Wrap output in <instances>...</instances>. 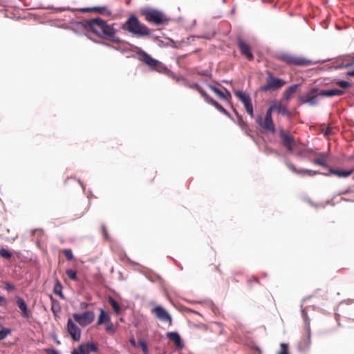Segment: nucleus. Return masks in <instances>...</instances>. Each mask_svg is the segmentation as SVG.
I'll list each match as a JSON object with an SVG mask.
<instances>
[{
	"label": "nucleus",
	"mask_w": 354,
	"mask_h": 354,
	"mask_svg": "<svg viewBox=\"0 0 354 354\" xmlns=\"http://www.w3.org/2000/svg\"><path fill=\"white\" fill-rule=\"evenodd\" d=\"M62 252L64 254L68 261H72L74 257L71 249H64L62 250Z\"/></svg>",
	"instance_id": "c9c22d12"
},
{
	"label": "nucleus",
	"mask_w": 354,
	"mask_h": 354,
	"mask_svg": "<svg viewBox=\"0 0 354 354\" xmlns=\"http://www.w3.org/2000/svg\"><path fill=\"white\" fill-rule=\"evenodd\" d=\"M66 274L69 279L71 280L75 281L77 280V272L76 271L69 269L66 271Z\"/></svg>",
	"instance_id": "f704fd0d"
},
{
	"label": "nucleus",
	"mask_w": 354,
	"mask_h": 354,
	"mask_svg": "<svg viewBox=\"0 0 354 354\" xmlns=\"http://www.w3.org/2000/svg\"><path fill=\"white\" fill-rule=\"evenodd\" d=\"M44 351L47 354H59L58 351L53 348H46L44 349Z\"/></svg>",
	"instance_id": "a18cd8bd"
},
{
	"label": "nucleus",
	"mask_w": 354,
	"mask_h": 354,
	"mask_svg": "<svg viewBox=\"0 0 354 354\" xmlns=\"http://www.w3.org/2000/svg\"><path fill=\"white\" fill-rule=\"evenodd\" d=\"M276 59L289 66H308L313 64V62L309 59L287 53L277 55Z\"/></svg>",
	"instance_id": "20e7f679"
},
{
	"label": "nucleus",
	"mask_w": 354,
	"mask_h": 354,
	"mask_svg": "<svg viewBox=\"0 0 354 354\" xmlns=\"http://www.w3.org/2000/svg\"><path fill=\"white\" fill-rule=\"evenodd\" d=\"M53 292L59 295L62 299H64V296L62 293V286L59 279H56L55 284L53 288Z\"/></svg>",
	"instance_id": "7c9ffc66"
},
{
	"label": "nucleus",
	"mask_w": 354,
	"mask_h": 354,
	"mask_svg": "<svg viewBox=\"0 0 354 354\" xmlns=\"http://www.w3.org/2000/svg\"><path fill=\"white\" fill-rule=\"evenodd\" d=\"M12 332L10 328H3L0 330V341L4 339Z\"/></svg>",
	"instance_id": "72a5a7b5"
},
{
	"label": "nucleus",
	"mask_w": 354,
	"mask_h": 354,
	"mask_svg": "<svg viewBox=\"0 0 354 354\" xmlns=\"http://www.w3.org/2000/svg\"><path fill=\"white\" fill-rule=\"evenodd\" d=\"M279 137L286 149L290 152H292L295 147L297 145L295 138L288 131H286L283 129L279 130Z\"/></svg>",
	"instance_id": "1a4fd4ad"
},
{
	"label": "nucleus",
	"mask_w": 354,
	"mask_h": 354,
	"mask_svg": "<svg viewBox=\"0 0 354 354\" xmlns=\"http://www.w3.org/2000/svg\"><path fill=\"white\" fill-rule=\"evenodd\" d=\"M99 347L94 342H87L80 344L77 348H75L71 354H89L91 352H98Z\"/></svg>",
	"instance_id": "9b49d317"
},
{
	"label": "nucleus",
	"mask_w": 354,
	"mask_h": 354,
	"mask_svg": "<svg viewBox=\"0 0 354 354\" xmlns=\"http://www.w3.org/2000/svg\"><path fill=\"white\" fill-rule=\"evenodd\" d=\"M348 75H351V76L354 77V70L353 71L349 72Z\"/></svg>",
	"instance_id": "603ef678"
},
{
	"label": "nucleus",
	"mask_w": 354,
	"mask_h": 354,
	"mask_svg": "<svg viewBox=\"0 0 354 354\" xmlns=\"http://www.w3.org/2000/svg\"><path fill=\"white\" fill-rule=\"evenodd\" d=\"M319 90L318 88H311L308 92L300 97L301 103H309L311 105L316 104V98L318 95H319Z\"/></svg>",
	"instance_id": "2eb2a0df"
},
{
	"label": "nucleus",
	"mask_w": 354,
	"mask_h": 354,
	"mask_svg": "<svg viewBox=\"0 0 354 354\" xmlns=\"http://www.w3.org/2000/svg\"><path fill=\"white\" fill-rule=\"evenodd\" d=\"M297 87V84H294L288 87L283 93V98L286 100H289L291 96L296 92Z\"/></svg>",
	"instance_id": "c85d7f7f"
},
{
	"label": "nucleus",
	"mask_w": 354,
	"mask_h": 354,
	"mask_svg": "<svg viewBox=\"0 0 354 354\" xmlns=\"http://www.w3.org/2000/svg\"><path fill=\"white\" fill-rule=\"evenodd\" d=\"M216 270H217L218 271H220V270H219V268H218V266H216Z\"/></svg>",
	"instance_id": "6e6d98bb"
},
{
	"label": "nucleus",
	"mask_w": 354,
	"mask_h": 354,
	"mask_svg": "<svg viewBox=\"0 0 354 354\" xmlns=\"http://www.w3.org/2000/svg\"><path fill=\"white\" fill-rule=\"evenodd\" d=\"M272 108H274V111L278 113L282 114L283 115L289 116L290 113L289 110L283 106L280 102L273 101L272 102Z\"/></svg>",
	"instance_id": "5701e85b"
},
{
	"label": "nucleus",
	"mask_w": 354,
	"mask_h": 354,
	"mask_svg": "<svg viewBox=\"0 0 354 354\" xmlns=\"http://www.w3.org/2000/svg\"><path fill=\"white\" fill-rule=\"evenodd\" d=\"M139 344L142 348V350L145 354H147L149 352L147 344L142 339L139 340Z\"/></svg>",
	"instance_id": "ea45409f"
},
{
	"label": "nucleus",
	"mask_w": 354,
	"mask_h": 354,
	"mask_svg": "<svg viewBox=\"0 0 354 354\" xmlns=\"http://www.w3.org/2000/svg\"><path fill=\"white\" fill-rule=\"evenodd\" d=\"M246 112L251 116V118L254 117V111H253V106L252 104V101L250 100L249 102L243 105Z\"/></svg>",
	"instance_id": "473e14b6"
},
{
	"label": "nucleus",
	"mask_w": 354,
	"mask_h": 354,
	"mask_svg": "<svg viewBox=\"0 0 354 354\" xmlns=\"http://www.w3.org/2000/svg\"><path fill=\"white\" fill-rule=\"evenodd\" d=\"M329 172L330 174L335 175L339 178H346L350 176L351 174L354 173V169H351L350 170L343 171L335 169L333 168L329 169Z\"/></svg>",
	"instance_id": "b1692460"
},
{
	"label": "nucleus",
	"mask_w": 354,
	"mask_h": 354,
	"mask_svg": "<svg viewBox=\"0 0 354 354\" xmlns=\"http://www.w3.org/2000/svg\"><path fill=\"white\" fill-rule=\"evenodd\" d=\"M166 336L170 341L173 342L177 347L182 348L184 346L180 336L177 332H168Z\"/></svg>",
	"instance_id": "412c9836"
},
{
	"label": "nucleus",
	"mask_w": 354,
	"mask_h": 354,
	"mask_svg": "<svg viewBox=\"0 0 354 354\" xmlns=\"http://www.w3.org/2000/svg\"><path fill=\"white\" fill-rule=\"evenodd\" d=\"M16 304L19 308L21 315L25 318H28L30 315L25 301L20 297H16Z\"/></svg>",
	"instance_id": "aec40b11"
},
{
	"label": "nucleus",
	"mask_w": 354,
	"mask_h": 354,
	"mask_svg": "<svg viewBox=\"0 0 354 354\" xmlns=\"http://www.w3.org/2000/svg\"><path fill=\"white\" fill-rule=\"evenodd\" d=\"M50 300L51 302V310L54 315L56 316L61 310L60 304L52 295H50Z\"/></svg>",
	"instance_id": "bb28decb"
},
{
	"label": "nucleus",
	"mask_w": 354,
	"mask_h": 354,
	"mask_svg": "<svg viewBox=\"0 0 354 354\" xmlns=\"http://www.w3.org/2000/svg\"><path fill=\"white\" fill-rule=\"evenodd\" d=\"M281 351L278 354H289L288 352V345L286 343L281 344Z\"/></svg>",
	"instance_id": "4c0bfd02"
},
{
	"label": "nucleus",
	"mask_w": 354,
	"mask_h": 354,
	"mask_svg": "<svg viewBox=\"0 0 354 354\" xmlns=\"http://www.w3.org/2000/svg\"><path fill=\"white\" fill-rule=\"evenodd\" d=\"M328 156L324 153H319V157L313 160V163L322 167H327Z\"/></svg>",
	"instance_id": "a878e982"
},
{
	"label": "nucleus",
	"mask_w": 354,
	"mask_h": 354,
	"mask_svg": "<svg viewBox=\"0 0 354 354\" xmlns=\"http://www.w3.org/2000/svg\"><path fill=\"white\" fill-rule=\"evenodd\" d=\"M286 165L287 166V167L289 169H290L295 174L302 175V176H304V175L314 176L317 174H319L318 171H313V170H310V169H297L296 168V167L291 162H290L288 160L286 161Z\"/></svg>",
	"instance_id": "a211bd4d"
},
{
	"label": "nucleus",
	"mask_w": 354,
	"mask_h": 354,
	"mask_svg": "<svg viewBox=\"0 0 354 354\" xmlns=\"http://www.w3.org/2000/svg\"><path fill=\"white\" fill-rule=\"evenodd\" d=\"M274 111V108H272V102L270 104V106L266 111L265 117L272 118V111Z\"/></svg>",
	"instance_id": "37998d69"
},
{
	"label": "nucleus",
	"mask_w": 354,
	"mask_h": 354,
	"mask_svg": "<svg viewBox=\"0 0 354 354\" xmlns=\"http://www.w3.org/2000/svg\"><path fill=\"white\" fill-rule=\"evenodd\" d=\"M105 330L108 333H110V334H114L115 332V329L113 324H111V323L106 326Z\"/></svg>",
	"instance_id": "79ce46f5"
},
{
	"label": "nucleus",
	"mask_w": 354,
	"mask_h": 354,
	"mask_svg": "<svg viewBox=\"0 0 354 354\" xmlns=\"http://www.w3.org/2000/svg\"><path fill=\"white\" fill-rule=\"evenodd\" d=\"M203 328H204L205 330H207V326H203Z\"/></svg>",
	"instance_id": "5fc2aeb1"
},
{
	"label": "nucleus",
	"mask_w": 354,
	"mask_h": 354,
	"mask_svg": "<svg viewBox=\"0 0 354 354\" xmlns=\"http://www.w3.org/2000/svg\"><path fill=\"white\" fill-rule=\"evenodd\" d=\"M256 122L262 129L271 133L275 132V125L272 118L267 117L263 118V117L260 115L257 118Z\"/></svg>",
	"instance_id": "ddd939ff"
},
{
	"label": "nucleus",
	"mask_w": 354,
	"mask_h": 354,
	"mask_svg": "<svg viewBox=\"0 0 354 354\" xmlns=\"http://www.w3.org/2000/svg\"><path fill=\"white\" fill-rule=\"evenodd\" d=\"M137 55L139 56V59L147 65L151 70L158 72H163L167 70L166 66L162 63L153 59L145 51L139 49L138 51H137Z\"/></svg>",
	"instance_id": "423d86ee"
},
{
	"label": "nucleus",
	"mask_w": 354,
	"mask_h": 354,
	"mask_svg": "<svg viewBox=\"0 0 354 354\" xmlns=\"http://www.w3.org/2000/svg\"><path fill=\"white\" fill-rule=\"evenodd\" d=\"M187 87L192 89H194L197 91L204 98L205 101L214 106L218 111L223 113L227 117H230V113L223 106H221L218 102H217L216 100H214L212 97H211L206 91L197 83H189L186 84Z\"/></svg>",
	"instance_id": "39448f33"
},
{
	"label": "nucleus",
	"mask_w": 354,
	"mask_h": 354,
	"mask_svg": "<svg viewBox=\"0 0 354 354\" xmlns=\"http://www.w3.org/2000/svg\"><path fill=\"white\" fill-rule=\"evenodd\" d=\"M249 283L251 284L253 281L254 282H256V283H258L259 282V279L257 278V277H251V279H250L248 280Z\"/></svg>",
	"instance_id": "3c124183"
},
{
	"label": "nucleus",
	"mask_w": 354,
	"mask_h": 354,
	"mask_svg": "<svg viewBox=\"0 0 354 354\" xmlns=\"http://www.w3.org/2000/svg\"><path fill=\"white\" fill-rule=\"evenodd\" d=\"M239 124L241 127V129H243V130H246V129H248V124H246L245 122H244L243 120V119L241 118H240V119L239 120Z\"/></svg>",
	"instance_id": "c03bdc74"
},
{
	"label": "nucleus",
	"mask_w": 354,
	"mask_h": 354,
	"mask_svg": "<svg viewBox=\"0 0 354 354\" xmlns=\"http://www.w3.org/2000/svg\"><path fill=\"white\" fill-rule=\"evenodd\" d=\"M335 84L342 88H347L351 86V84L346 81H337Z\"/></svg>",
	"instance_id": "58836bf2"
},
{
	"label": "nucleus",
	"mask_w": 354,
	"mask_h": 354,
	"mask_svg": "<svg viewBox=\"0 0 354 354\" xmlns=\"http://www.w3.org/2000/svg\"><path fill=\"white\" fill-rule=\"evenodd\" d=\"M101 231H102V233L104 239L106 240H109V235L106 227V225L104 224L102 225V226H101Z\"/></svg>",
	"instance_id": "a19ab883"
},
{
	"label": "nucleus",
	"mask_w": 354,
	"mask_h": 354,
	"mask_svg": "<svg viewBox=\"0 0 354 354\" xmlns=\"http://www.w3.org/2000/svg\"><path fill=\"white\" fill-rule=\"evenodd\" d=\"M109 302L115 313L119 314L121 310V308L119 304L111 297L109 298Z\"/></svg>",
	"instance_id": "2f4dec72"
},
{
	"label": "nucleus",
	"mask_w": 354,
	"mask_h": 354,
	"mask_svg": "<svg viewBox=\"0 0 354 354\" xmlns=\"http://www.w3.org/2000/svg\"><path fill=\"white\" fill-rule=\"evenodd\" d=\"M6 303L7 302L6 298L0 295V305L5 306Z\"/></svg>",
	"instance_id": "8fccbe9b"
},
{
	"label": "nucleus",
	"mask_w": 354,
	"mask_h": 354,
	"mask_svg": "<svg viewBox=\"0 0 354 354\" xmlns=\"http://www.w3.org/2000/svg\"><path fill=\"white\" fill-rule=\"evenodd\" d=\"M67 330L74 341H79L80 339L81 330L71 319H68L67 322Z\"/></svg>",
	"instance_id": "dca6fc26"
},
{
	"label": "nucleus",
	"mask_w": 354,
	"mask_h": 354,
	"mask_svg": "<svg viewBox=\"0 0 354 354\" xmlns=\"http://www.w3.org/2000/svg\"><path fill=\"white\" fill-rule=\"evenodd\" d=\"M129 342L130 344L133 346V347H136L137 346V344H136V339L134 338L133 336H132L131 338H130L129 339Z\"/></svg>",
	"instance_id": "09e8293b"
},
{
	"label": "nucleus",
	"mask_w": 354,
	"mask_h": 354,
	"mask_svg": "<svg viewBox=\"0 0 354 354\" xmlns=\"http://www.w3.org/2000/svg\"><path fill=\"white\" fill-rule=\"evenodd\" d=\"M235 96L244 104H247L251 100L250 95L240 90L234 91Z\"/></svg>",
	"instance_id": "393cba45"
},
{
	"label": "nucleus",
	"mask_w": 354,
	"mask_h": 354,
	"mask_svg": "<svg viewBox=\"0 0 354 354\" xmlns=\"http://www.w3.org/2000/svg\"><path fill=\"white\" fill-rule=\"evenodd\" d=\"M154 178H155V175H153V176H152L151 179V181H152Z\"/></svg>",
	"instance_id": "864d4df0"
},
{
	"label": "nucleus",
	"mask_w": 354,
	"mask_h": 354,
	"mask_svg": "<svg viewBox=\"0 0 354 354\" xmlns=\"http://www.w3.org/2000/svg\"><path fill=\"white\" fill-rule=\"evenodd\" d=\"M83 24L102 39H108L116 44L120 42V39L116 36L117 30L113 26L107 24L100 17L84 20Z\"/></svg>",
	"instance_id": "f257e3e1"
},
{
	"label": "nucleus",
	"mask_w": 354,
	"mask_h": 354,
	"mask_svg": "<svg viewBox=\"0 0 354 354\" xmlns=\"http://www.w3.org/2000/svg\"><path fill=\"white\" fill-rule=\"evenodd\" d=\"M88 305L89 304L86 302H82L80 304V308L81 310H84V309H86L88 306Z\"/></svg>",
	"instance_id": "de8ad7c7"
},
{
	"label": "nucleus",
	"mask_w": 354,
	"mask_h": 354,
	"mask_svg": "<svg viewBox=\"0 0 354 354\" xmlns=\"http://www.w3.org/2000/svg\"><path fill=\"white\" fill-rule=\"evenodd\" d=\"M6 289L8 290H13L15 289V286L10 283H6Z\"/></svg>",
	"instance_id": "49530a36"
},
{
	"label": "nucleus",
	"mask_w": 354,
	"mask_h": 354,
	"mask_svg": "<svg viewBox=\"0 0 354 354\" xmlns=\"http://www.w3.org/2000/svg\"><path fill=\"white\" fill-rule=\"evenodd\" d=\"M122 28L124 30L138 36H149L151 35V30L145 24L140 22L138 18L135 15L130 16Z\"/></svg>",
	"instance_id": "f03ea898"
},
{
	"label": "nucleus",
	"mask_w": 354,
	"mask_h": 354,
	"mask_svg": "<svg viewBox=\"0 0 354 354\" xmlns=\"http://www.w3.org/2000/svg\"><path fill=\"white\" fill-rule=\"evenodd\" d=\"M208 87L218 97L219 99L226 102L230 101L232 95L227 88H224L225 92H223L222 90L211 84H209Z\"/></svg>",
	"instance_id": "f3484780"
},
{
	"label": "nucleus",
	"mask_w": 354,
	"mask_h": 354,
	"mask_svg": "<svg viewBox=\"0 0 354 354\" xmlns=\"http://www.w3.org/2000/svg\"><path fill=\"white\" fill-rule=\"evenodd\" d=\"M319 94L323 97H333L335 95H342L344 94V91L338 88H333L330 90H320Z\"/></svg>",
	"instance_id": "4be33fe9"
},
{
	"label": "nucleus",
	"mask_w": 354,
	"mask_h": 354,
	"mask_svg": "<svg viewBox=\"0 0 354 354\" xmlns=\"http://www.w3.org/2000/svg\"><path fill=\"white\" fill-rule=\"evenodd\" d=\"M237 46L241 55L246 57V58L250 61L254 60V57L250 50L249 45L240 37L237 38Z\"/></svg>",
	"instance_id": "4468645a"
},
{
	"label": "nucleus",
	"mask_w": 354,
	"mask_h": 354,
	"mask_svg": "<svg viewBox=\"0 0 354 354\" xmlns=\"http://www.w3.org/2000/svg\"><path fill=\"white\" fill-rule=\"evenodd\" d=\"M0 256L6 259H10L12 257V253L5 248H1L0 250Z\"/></svg>",
	"instance_id": "e433bc0d"
},
{
	"label": "nucleus",
	"mask_w": 354,
	"mask_h": 354,
	"mask_svg": "<svg viewBox=\"0 0 354 354\" xmlns=\"http://www.w3.org/2000/svg\"><path fill=\"white\" fill-rule=\"evenodd\" d=\"M110 321V316L103 309H100V314L98 317L97 325H101L106 322Z\"/></svg>",
	"instance_id": "c756f323"
},
{
	"label": "nucleus",
	"mask_w": 354,
	"mask_h": 354,
	"mask_svg": "<svg viewBox=\"0 0 354 354\" xmlns=\"http://www.w3.org/2000/svg\"><path fill=\"white\" fill-rule=\"evenodd\" d=\"M140 14L147 22L156 26L167 24L170 21L163 12L156 9L144 8L140 10Z\"/></svg>",
	"instance_id": "7ed1b4c3"
},
{
	"label": "nucleus",
	"mask_w": 354,
	"mask_h": 354,
	"mask_svg": "<svg viewBox=\"0 0 354 354\" xmlns=\"http://www.w3.org/2000/svg\"><path fill=\"white\" fill-rule=\"evenodd\" d=\"M311 345V331L310 326L306 324L304 328L303 336L298 344V348L301 351H308Z\"/></svg>",
	"instance_id": "9d476101"
},
{
	"label": "nucleus",
	"mask_w": 354,
	"mask_h": 354,
	"mask_svg": "<svg viewBox=\"0 0 354 354\" xmlns=\"http://www.w3.org/2000/svg\"><path fill=\"white\" fill-rule=\"evenodd\" d=\"M285 84L286 82L283 80L274 77L271 72L268 71L267 83L261 86V90L264 92L275 91L280 89Z\"/></svg>",
	"instance_id": "0eeeda50"
},
{
	"label": "nucleus",
	"mask_w": 354,
	"mask_h": 354,
	"mask_svg": "<svg viewBox=\"0 0 354 354\" xmlns=\"http://www.w3.org/2000/svg\"><path fill=\"white\" fill-rule=\"evenodd\" d=\"M73 317L80 326L84 327L94 321L95 315L93 311L88 310L82 314L74 313Z\"/></svg>",
	"instance_id": "6e6552de"
},
{
	"label": "nucleus",
	"mask_w": 354,
	"mask_h": 354,
	"mask_svg": "<svg viewBox=\"0 0 354 354\" xmlns=\"http://www.w3.org/2000/svg\"><path fill=\"white\" fill-rule=\"evenodd\" d=\"M151 313L162 322H167L169 326L172 324V318L169 313L160 306H155L151 309Z\"/></svg>",
	"instance_id": "f8f14e48"
},
{
	"label": "nucleus",
	"mask_w": 354,
	"mask_h": 354,
	"mask_svg": "<svg viewBox=\"0 0 354 354\" xmlns=\"http://www.w3.org/2000/svg\"><path fill=\"white\" fill-rule=\"evenodd\" d=\"M211 330L215 333H216L219 335H225V330L223 324L221 323H214L211 326Z\"/></svg>",
	"instance_id": "cd10ccee"
},
{
	"label": "nucleus",
	"mask_w": 354,
	"mask_h": 354,
	"mask_svg": "<svg viewBox=\"0 0 354 354\" xmlns=\"http://www.w3.org/2000/svg\"><path fill=\"white\" fill-rule=\"evenodd\" d=\"M81 11L83 12H88L91 11H95L100 15H102L104 16H111V11L106 6H95L93 8H85L81 9Z\"/></svg>",
	"instance_id": "6ab92c4d"
}]
</instances>
